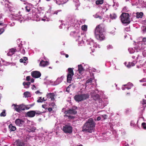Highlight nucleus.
Masks as SVG:
<instances>
[{"label": "nucleus", "instance_id": "45", "mask_svg": "<svg viewBox=\"0 0 146 146\" xmlns=\"http://www.w3.org/2000/svg\"><path fill=\"white\" fill-rule=\"evenodd\" d=\"M146 81V78H143L142 79L140 80V82H144Z\"/></svg>", "mask_w": 146, "mask_h": 146}, {"label": "nucleus", "instance_id": "25", "mask_svg": "<svg viewBox=\"0 0 146 146\" xmlns=\"http://www.w3.org/2000/svg\"><path fill=\"white\" fill-rule=\"evenodd\" d=\"M23 95L25 98L30 97L31 96V93L29 92H25L23 94Z\"/></svg>", "mask_w": 146, "mask_h": 146}, {"label": "nucleus", "instance_id": "57", "mask_svg": "<svg viewBox=\"0 0 146 146\" xmlns=\"http://www.w3.org/2000/svg\"><path fill=\"white\" fill-rule=\"evenodd\" d=\"M34 79L32 78L31 79V82L33 83V82H34Z\"/></svg>", "mask_w": 146, "mask_h": 146}, {"label": "nucleus", "instance_id": "62", "mask_svg": "<svg viewBox=\"0 0 146 146\" xmlns=\"http://www.w3.org/2000/svg\"><path fill=\"white\" fill-rule=\"evenodd\" d=\"M66 91L68 92H69V88L67 87L66 89Z\"/></svg>", "mask_w": 146, "mask_h": 146}, {"label": "nucleus", "instance_id": "61", "mask_svg": "<svg viewBox=\"0 0 146 146\" xmlns=\"http://www.w3.org/2000/svg\"><path fill=\"white\" fill-rule=\"evenodd\" d=\"M3 15L2 13H0V19L2 18Z\"/></svg>", "mask_w": 146, "mask_h": 146}, {"label": "nucleus", "instance_id": "58", "mask_svg": "<svg viewBox=\"0 0 146 146\" xmlns=\"http://www.w3.org/2000/svg\"><path fill=\"white\" fill-rule=\"evenodd\" d=\"M58 82V81H57V80L54 82V85H56L58 84H56Z\"/></svg>", "mask_w": 146, "mask_h": 146}, {"label": "nucleus", "instance_id": "6", "mask_svg": "<svg viewBox=\"0 0 146 146\" xmlns=\"http://www.w3.org/2000/svg\"><path fill=\"white\" fill-rule=\"evenodd\" d=\"M62 130L66 133L70 134L72 132V128L70 124L68 123L63 127Z\"/></svg>", "mask_w": 146, "mask_h": 146}, {"label": "nucleus", "instance_id": "37", "mask_svg": "<svg viewBox=\"0 0 146 146\" xmlns=\"http://www.w3.org/2000/svg\"><path fill=\"white\" fill-rule=\"evenodd\" d=\"M128 50L130 53H133L135 52V50L132 48H129Z\"/></svg>", "mask_w": 146, "mask_h": 146}, {"label": "nucleus", "instance_id": "50", "mask_svg": "<svg viewBox=\"0 0 146 146\" xmlns=\"http://www.w3.org/2000/svg\"><path fill=\"white\" fill-rule=\"evenodd\" d=\"M21 53H23V54H24L25 53V50L23 49L21 51Z\"/></svg>", "mask_w": 146, "mask_h": 146}, {"label": "nucleus", "instance_id": "51", "mask_svg": "<svg viewBox=\"0 0 146 146\" xmlns=\"http://www.w3.org/2000/svg\"><path fill=\"white\" fill-rule=\"evenodd\" d=\"M52 110V108H49L48 109V110L50 112H51Z\"/></svg>", "mask_w": 146, "mask_h": 146}, {"label": "nucleus", "instance_id": "24", "mask_svg": "<svg viewBox=\"0 0 146 146\" xmlns=\"http://www.w3.org/2000/svg\"><path fill=\"white\" fill-rule=\"evenodd\" d=\"M30 84L31 83L29 82H24L23 83V85L24 86V88H29Z\"/></svg>", "mask_w": 146, "mask_h": 146}, {"label": "nucleus", "instance_id": "29", "mask_svg": "<svg viewBox=\"0 0 146 146\" xmlns=\"http://www.w3.org/2000/svg\"><path fill=\"white\" fill-rule=\"evenodd\" d=\"M82 30L84 31H86L87 30V26L86 25H83L81 27Z\"/></svg>", "mask_w": 146, "mask_h": 146}, {"label": "nucleus", "instance_id": "22", "mask_svg": "<svg viewBox=\"0 0 146 146\" xmlns=\"http://www.w3.org/2000/svg\"><path fill=\"white\" fill-rule=\"evenodd\" d=\"M9 128L11 131H14L16 130V128L15 126H13L12 124H11L9 126Z\"/></svg>", "mask_w": 146, "mask_h": 146}, {"label": "nucleus", "instance_id": "2", "mask_svg": "<svg viewBox=\"0 0 146 146\" xmlns=\"http://www.w3.org/2000/svg\"><path fill=\"white\" fill-rule=\"evenodd\" d=\"M95 123L92 118L89 119L88 121L84 125L82 131L91 133L94 131Z\"/></svg>", "mask_w": 146, "mask_h": 146}, {"label": "nucleus", "instance_id": "52", "mask_svg": "<svg viewBox=\"0 0 146 146\" xmlns=\"http://www.w3.org/2000/svg\"><path fill=\"white\" fill-rule=\"evenodd\" d=\"M112 46L111 45H108L107 46V48L108 49H110L112 48Z\"/></svg>", "mask_w": 146, "mask_h": 146}, {"label": "nucleus", "instance_id": "55", "mask_svg": "<svg viewBox=\"0 0 146 146\" xmlns=\"http://www.w3.org/2000/svg\"><path fill=\"white\" fill-rule=\"evenodd\" d=\"M101 118L100 117V116L98 117H97V121H99L100 120Z\"/></svg>", "mask_w": 146, "mask_h": 146}, {"label": "nucleus", "instance_id": "32", "mask_svg": "<svg viewBox=\"0 0 146 146\" xmlns=\"http://www.w3.org/2000/svg\"><path fill=\"white\" fill-rule=\"evenodd\" d=\"M110 17L112 19H115L117 17V15H116L114 14V13H113L111 14L110 15Z\"/></svg>", "mask_w": 146, "mask_h": 146}, {"label": "nucleus", "instance_id": "59", "mask_svg": "<svg viewBox=\"0 0 146 146\" xmlns=\"http://www.w3.org/2000/svg\"><path fill=\"white\" fill-rule=\"evenodd\" d=\"M35 88V86L34 85H33V86L31 88L33 90L34 89V88Z\"/></svg>", "mask_w": 146, "mask_h": 146}, {"label": "nucleus", "instance_id": "27", "mask_svg": "<svg viewBox=\"0 0 146 146\" xmlns=\"http://www.w3.org/2000/svg\"><path fill=\"white\" fill-rule=\"evenodd\" d=\"M125 88L129 90L132 87L133 84L131 83H129L128 84L125 85Z\"/></svg>", "mask_w": 146, "mask_h": 146}, {"label": "nucleus", "instance_id": "39", "mask_svg": "<svg viewBox=\"0 0 146 146\" xmlns=\"http://www.w3.org/2000/svg\"><path fill=\"white\" fill-rule=\"evenodd\" d=\"M25 9L27 12H29L30 11V8L29 6H27L25 7Z\"/></svg>", "mask_w": 146, "mask_h": 146}, {"label": "nucleus", "instance_id": "26", "mask_svg": "<svg viewBox=\"0 0 146 146\" xmlns=\"http://www.w3.org/2000/svg\"><path fill=\"white\" fill-rule=\"evenodd\" d=\"M61 11V10H58L57 11H51L50 13L51 15L56 14L57 15L58 13Z\"/></svg>", "mask_w": 146, "mask_h": 146}, {"label": "nucleus", "instance_id": "34", "mask_svg": "<svg viewBox=\"0 0 146 146\" xmlns=\"http://www.w3.org/2000/svg\"><path fill=\"white\" fill-rule=\"evenodd\" d=\"M6 115L5 111V110H3L2 113H0V116L1 117H5Z\"/></svg>", "mask_w": 146, "mask_h": 146}, {"label": "nucleus", "instance_id": "18", "mask_svg": "<svg viewBox=\"0 0 146 146\" xmlns=\"http://www.w3.org/2000/svg\"><path fill=\"white\" fill-rule=\"evenodd\" d=\"M16 49L14 48H12L9 50V52L7 53V54L9 56H11L15 52Z\"/></svg>", "mask_w": 146, "mask_h": 146}, {"label": "nucleus", "instance_id": "40", "mask_svg": "<svg viewBox=\"0 0 146 146\" xmlns=\"http://www.w3.org/2000/svg\"><path fill=\"white\" fill-rule=\"evenodd\" d=\"M101 116L102 118H103L104 119H105L107 118V115L106 114L103 115H101Z\"/></svg>", "mask_w": 146, "mask_h": 146}, {"label": "nucleus", "instance_id": "11", "mask_svg": "<svg viewBox=\"0 0 146 146\" xmlns=\"http://www.w3.org/2000/svg\"><path fill=\"white\" fill-rule=\"evenodd\" d=\"M31 75L33 78H38L41 76V74L39 71H36L32 72L31 73Z\"/></svg>", "mask_w": 146, "mask_h": 146}, {"label": "nucleus", "instance_id": "56", "mask_svg": "<svg viewBox=\"0 0 146 146\" xmlns=\"http://www.w3.org/2000/svg\"><path fill=\"white\" fill-rule=\"evenodd\" d=\"M31 19V17H29L28 16H27V18H26V19L27 20H30Z\"/></svg>", "mask_w": 146, "mask_h": 146}, {"label": "nucleus", "instance_id": "42", "mask_svg": "<svg viewBox=\"0 0 146 146\" xmlns=\"http://www.w3.org/2000/svg\"><path fill=\"white\" fill-rule=\"evenodd\" d=\"M92 78H90V79H89L88 80H87V81L86 82V83H91L92 82Z\"/></svg>", "mask_w": 146, "mask_h": 146}, {"label": "nucleus", "instance_id": "21", "mask_svg": "<svg viewBox=\"0 0 146 146\" xmlns=\"http://www.w3.org/2000/svg\"><path fill=\"white\" fill-rule=\"evenodd\" d=\"M143 15V13L142 12H137L136 13V17L137 18H142Z\"/></svg>", "mask_w": 146, "mask_h": 146}, {"label": "nucleus", "instance_id": "48", "mask_svg": "<svg viewBox=\"0 0 146 146\" xmlns=\"http://www.w3.org/2000/svg\"><path fill=\"white\" fill-rule=\"evenodd\" d=\"M125 30L126 31H130V28L129 27H126L125 29Z\"/></svg>", "mask_w": 146, "mask_h": 146}, {"label": "nucleus", "instance_id": "31", "mask_svg": "<svg viewBox=\"0 0 146 146\" xmlns=\"http://www.w3.org/2000/svg\"><path fill=\"white\" fill-rule=\"evenodd\" d=\"M63 78V77L62 76L60 78H58L57 79V81H58V82L56 84H59L60 83L62 80Z\"/></svg>", "mask_w": 146, "mask_h": 146}, {"label": "nucleus", "instance_id": "63", "mask_svg": "<svg viewBox=\"0 0 146 146\" xmlns=\"http://www.w3.org/2000/svg\"><path fill=\"white\" fill-rule=\"evenodd\" d=\"M132 122H133L132 121H131V122L130 125H131V126H134L135 125V124L132 123Z\"/></svg>", "mask_w": 146, "mask_h": 146}, {"label": "nucleus", "instance_id": "28", "mask_svg": "<svg viewBox=\"0 0 146 146\" xmlns=\"http://www.w3.org/2000/svg\"><path fill=\"white\" fill-rule=\"evenodd\" d=\"M104 0H98L96 2V4L97 5L102 4L104 3Z\"/></svg>", "mask_w": 146, "mask_h": 146}, {"label": "nucleus", "instance_id": "16", "mask_svg": "<svg viewBox=\"0 0 146 146\" xmlns=\"http://www.w3.org/2000/svg\"><path fill=\"white\" fill-rule=\"evenodd\" d=\"M142 104V107L141 108V112H143L145 110V107L146 106V105L144 106L146 104V100L143 99L142 102H141Z\"/></svg>", "mask_w": 146, "mask_h": 146}, {"label": "nucleus", "instance_id": "43", "mask_svg": "<svg viewBox=\"0 0 146 146\" xmlns=\"http://www.w3.org/2000/svg\"><path fill=\"white\" fill-rule=\"evenodd\" d=\"M5 31V29L4 28H2L0 29V35L2 34Z\"/></svg>", "mask_w": 146, "mask_h": 146}, {"label": "nucleus", "instance_id": "33", "mask_svg": "<svg viewBox=\"0 0 146 146\" xmlns=\"http://www.w3.org/2000/svg\"><path fill=\"white\" fill-rule=\"evenodd\" d=\"M70 22L72 23V24H73V25L74 24L76 23V22H81L80 21H77V20H76L74 19H71V20L70 21Z\"/></svg>", "mask_w": 146, "mask_h": 146}, {"label": "nucleus", "instance_id": "9", "mask_svg": "<svg viewBox=\"0 0 146 146\" xmlns=\"http://www.w3.org/2000/svg\"><path fill=\"white\" fill-rule=\"evenodd\" d=\"M68 72L67 76V81L68 82L71 83L72 77L74 74L73 68H69L68 69Z\"/></svg>", "mask_w": 146, "mask_h": 146}, {"label": "nucleus", "instance_id": "4", "mask_svg": "<svg viewBox=\"0 0 146 146\" xmlns=\"http://www.w3.org/2000/svg\"><path fill=\"white\" fill-rule=\"evenodd\" d=\"M89 95L88 94H83L76 95L74 99L77 102H79L88 98Z\"/></svg>", "mask_w": 146, "mask_h": 146}, {"label": "nucleus", "instance_id": "17", "mask_svg": "<svg viewBox=\"0 0 146 146\" xmlns=\"http://www.w3.org/2000/svg\"><path fill=\"white\" fill-rule=\"evenodd\" d=\"M27 115L30 117H33L35 115L34 111H31L27 112Z\"/></svg>", "mask_w": 146, "mask_h": 146}, {"label": "nucleus", "instance_id": "15", "mask_svg": "<svg viewBox=\"0 0 146 146\" xmlns=\"http://www.w3.org/2000/svg\"><path fill=\"white\" fill-rule=\"evenodd\" d=\"M49 64V63L47 61L42 60L40 62V65L42 67H44Z\"/></svg>", "mask_w": 146, "mask_h": 146}, {"label": "nucleus", "instance_id": "38", "mask_svg": "<svg viewBox=\"0 0 146 146\" xmlns=\"http://www.w3.org/2000/svg\"><path fill=\"white\" fill-rule=\"evenodd\" d=\"M37 102L38 103H42L43 102V101H42V98L41 97H39L38 98Z\"/></svg>", "mask_w": 146, "mask_h": 146}, {"label": "nucleus", "instance_id": "47", "mask_svg": "<svg viewBox=\"0 0 146 146\" xmlns=\"http://www.w3.org/2000/svg\"><path fill=\"white\" fill-rule=\"evenodd\" d=\"M30 79H31V78H30V76H27L26 77V80H27V81H29Z\"/></svg>", "mask_w": 146, "mask_h": 146}, {"label": "nucleus", "instance_id": "10", "mask_svg": "<svg viewBox=\"0 0 146 146\" xmlns=\"http://www.w3.org/2000/svg\"><path fill=\"white\" fill-rule=\"evenodd\" d=\"M56 96L55 93L50 92L47 93L46 95V97L48 99H50L51 101H55V97Z\"/></svg>", "mask_w": 146, "mask_h": 146}, {"label": "nucleus", "instance_id": "19", "mask_svg": "<svg viewBox=\"0 0 146 146\" xmlns=\"http://www.w3.org/2000/svg\"><path fill=\"white\" fill-rule=\"evenodd\" d=\"M20 62L23 63L24 65H26L28 62V58L27 57H23L20 60Z\"/></svg>", "mask_w": 146, "mask_h": 146}, {"label": "nucleus", "instance_id": "53", "mask_svg": "<svg viewBox=\"0 0 146 146\" xmlns=\"http://www.w3.org/2000/svg\"><path fill=\"white\" fill-rule=\"evenodd\" d=\"M99 16L98 15H97V14L95 15H94L95 18H98L99 17Z\"/></svg>", "mask_w": 146, "mask_h": 146}, {"label": "nucleus", "instance_id": "35", "mask_svg": "<svg viewBox=\"0 0 146 146\" xmlns=\"http://www.w3.org/2000/svg\"><path fill=\"white\" fill-rule=\"evenodd\" d=\"M34 113L35 115H41L42 114V113H43L42 112L40 111H39L38 110H35L34 111Z\"/></svg>", "mask_w": 146, "mask_h": 146}, {"label": "nucleus", "instance_id": "64", "mask_svg": "<svg viewBox=\"0 0 146 146\" xmlns=\"http://www.w3.org/2000/svg\"><path fill=\"white\" fill-rule=\"evenodd\" d=\"M42 101H43V102L44 101H45L46 100H45L44 99V98H42Z\"/></svg>", "mask_w": 146, "mask_h": 146}, {"label": "nucleus", "instance_id": "23", "mask_svg": "<svg viewBox=\"0 0 146 146\" xmlns=\"http://www.w3.org/2000/svg\"><path fill=\"white\" fill-rule=\"evenodd\" d=\"M78 71L80 74H82L84 69L81 65H79L78 66Z\"/></svg>", "mask_w": 146, "mask_h": 146}, {"label": "nucleus", "instance_id": "7", "mask_svg": "<svg viewBox=\"0 0 146 146\" xmlns=\"http://www.w3.org/2000/svg\"><path fill=\"white\" fill-rule=\"evenodd\" d=\"M77 113L75 110L73 109H70L68 110L65 111L64 113L66 114L64 115V117H68V119H72L74 117L72 115H70V114H75Z\"/></svg>", "mask_w": 146, "mask_h": 146}, {"label": "nucleus", "instance_id": "60", "mask_svg": "<svg viewBox=\"0 0 146 146\" xmlns=\"http://www.w3.org/2000/svg\"><path fill=\"white\" fill-rule=\"evenodd\" d=\"M35 93L36 94H38V93H40V92H39V91L37 90L36 92H35Z\"/></svg>", "mask_w": 146, "mask_h": 146}, {"label": "nucleus", "instance_id": "46", "mask_svg": "<svg viewBox=\"0 0 146 146\" xmlns=\"http://www.w3.org/2000/svg\"><path fill=\"white\" fill-rule=\"evenodd\" d=\"M18 146H25V144L23 143H21L19 144Z\"/></svg>", "mask_w": 146, "mask_h": 146}, {"label": "nucleus", "instance_id": "36", "mask_svg": "<svg viewBox=\"0 0 146 146\" xmlns=\"http://www.w3.org/2000/svg\"><path fill=\"white\" fill-rule=\"evenodd\" d=\"M49 106H52L53 108H56V106L54 102H52L50 103V104Z\"/></svg>", "mask_w": 146, "mask_h": 146}, {"label": "nucleus", "instance_id": "41", "mask_svg": "<svg viewBox=\"0 0 146 146\" xmlns=\"http://www.w3.org/2000/svg\"><path fill=\"white\" fill-rule=\"evenodd\" d=\"M143 127L144 129H146V123H143L142 124Z\"/></svg>", "mask_w": 146, "mask_h": 146}, {"label": "nucleus", "instance_id": "30", "mask_svg": "<svg viewBox=\"0 0 146 146\" xmlns=\"http://www.w3.org/2000/svg\"><path fill=\"white\" fill-rule=\"evenodd\" d=\"M38 11L39 13H43L44 12V10L41 7H38Z\"/></svg>", "mask_w": 146, "mask_h": 146}, {"label": "nucleus", "instance_id": "13", "mask_svg": "<svg viewBox=\"0 0 146 146\" xmlns=\"http://www.w3.org/2000/svg\"><path fill=\"white\" fill-rule=\"evenodd\" d=\"M74 36L76 38V40L80 42H81L83 40L80 35V34L78 33H74Z\"/></svg>", "mask_w": 146, "mask_h": 146}, {"label": "nucleus", "instance_id": "5", "mask_svg": "<svg viewBox=\"0 0 146 146\" xmlns=\"http://www.w3.org/2000/svg\"><path fill=\"white\" fill-rule=\"evenodd\" d=\"M140 42L139 44L138 48L139 50L143 49L146 45V37L141 36L139 38Z\"/></svg>", "mask_w": 146, "mask_h": 146}, {"label": "nucleus", "instance_id": "1", "mask_svg": "<svg viewBox=\"0 0 146 146\" xmlns=\"http://www.w3.org/2000/svg\"><path fill=\"white\" fill-rule=\"evenodd\" d=\"M104 31V27L102 24L97 25L94 30V35L96 38L100 41L104 40L105 38Z\"/></svg>", "mask_w": 146, "mask_h": 146}, {"label": "nucleus", "instance_id": "54", "mask_svg": "<svg viewBox=\"0 0 146 146\" xmlns=\"http://www.w3.org/2000/svg\"><path fill=\"white\" fill-rule=\"evenodd\" d=\"M18 47L19 48V49L18 50V51H19L20 50H21V49H22V48H21V45H19V46H18Z\"/></svg>", "mask_w": 146, "mask_h": 146}, {"label": "nucleus", "instance_id": "14", "mask_svg": "<svg viewBox=\"0 0 146 146\" xmlns=\"http://www.w3.org/2000/svg\"><path fill=\"white\" fill-rule=\"evenodd\" d=\"M90 44L91 45H92L94 47L100 48V46L96 42L95 43L94 40H90Z\"/></svg>", "mask_w": 146, "mask_h": 146}, {"label": "nucleus", "instance_id": "20", "mask_svg": "<svg viewBox=\"0 0 146 146\" xmlns=\"http://www.w3.org/2000/svg\"><path fill=\"white\" fill-rule=\"evenodd\" d=\"M136 63L137 61L134 60L132 62H129L127 65L126 66L128 68H130L131 66H134Z\"/></svg>", "mask_w": 146, "mask_h": 146}, {"label": "nucleus", "instance_id": "3", "mask_svg": "<svg viewBox=\"0 0 146 146\" xmlns=\"http://www.w3.org/2000/svg\"><path fill=\"white\" fill-rule=\"evenodd\" d=\"M128 13H123L120 16V20L123 23L128 24L130 23V19Z\"/></svg>", "mask_w": 146, "mask_h": 146}, {"label": "nucleus", "instance_id": "49", "mask_svg": "<svg viewBox=\"0 0 146 146\" xmlns=\"http://www.w3.org/2000/svg\"><path fill=\"white\" fill-rule=\"evenodd\" d=\"M46 106H47L46 105L44 104V105H42V108H44L47 109V108H46Z\"/></svg>", "mask_w": 146, "mask_h": 146}, {"label": "nucleus", "instance_id": "44", "mask_svg": "<svg viewBox=\"0 0 146 146\" xmlns=\"http://www.w3.org/2000/svg\"><path fill=\"white\" fill-rule=\"evenodd\" d=\"M142 54L144 57L146 56V50H144L142 52Z\"/></svg>", "mask_w": 146, "mask_h": 146}, {"label": "nucleus", "instance_id": "12", "mask_svg": "<svg viewBox=\"0 0 146 146\" xmlns=\"http://www.w3.org/2000/svg\"><path fill=\"white\" fill-rule=\"evenodd\" d=\"M15 124L17 125L21 126L25 123L24 121L22 119H17L15 121Z\"/></svg>", "mask_w": 146, "mask_h": 146}, {"label": "nucleus", "instance_id": "8", "mask_svg": "<svg viewBox=\"0 0 146 146\" xmlns=\"http://www.w3.org/2000/svg\"><path fill=\"white\" fill-rule=\"evenodd\" d=\"M12 106H14V110L18 112H20L23 110H24L25 109V106L23 105H17L16 104H13Z\"/></svg>", "mask_w": 146, "mask_h": 146}]
</instances>
